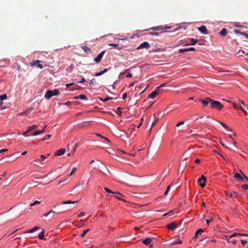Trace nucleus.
Wrapping results in <instances>:
<instances>
[{
  "label": "nucleus",
  "mask_w": 248,
  "mask_h": 248,
  "mask_svg": "<svg viewBox=\"0 0 248 248\" xmlns=\"http://www.w3.org/2000/svg\"><path fill=\"white\" fill-rule=\"evenodd\" d=\"M60 94V92L58 89H54L53 90H47L45 95V97L48 100L53 96L58 95Z\"/></svg>",
  "instance_id": "1"
},
{
  "label": "nucleus",
  "mask_w": 248,
  "mask_h": 248,
  "mask_svg": "<svg viewBox=\"0 0 248 248\" xmlns=\"http://www.w3.org/2000/svg\"><path fill=\"white\" fill-rule=\"evenodd\" d=\"M211 108L213 109H216L218 110H220L224 107L220 102L212 100L211 102Z\"/></svg>",
  "instance_id": "2"
},
{
  "label": "nucleus",
  "mask_w": 248,
  "mask_h": 248,
  "mask_svg": "<svg viewBox=\"0 0 248 248\" xmlns=\"http://www.w3.org/2000/svg\"><path fill=\"white\" fill-rule=\"evenodd\" d=\"M212 100V99L209 97H206L205 99H200L199 101L202 104L203 107H205L209 104L211 105Z\"/></svg>",
  "instance_id": "3"
},
{
  "label": "nucleus",
  "mask_w": 248,
  "mask_h": 248,
  "mask_svg": "<svg viewBox=\"0 0 248 248\" xmlns=\"http://www.w3.org/2000/svg\"><path fill=\"white\" fill-rule=\"evenodd\" d=\"M206 180V178L205 176H204L203 175H202L201 176V178H200L198 179V182L200 184V186L202 187H204L205 186V182Z\"/></svg>",
  "instance_id": "4"
},
{
  "label": "nucleus",
  "mask_w": 248,
  "mask_h": 248,
  "mask_svg": "<svg viewBox=\"0 0 248 248\" xmlns=\"http://www.w3.org/2000/svg\"><path fill=\"white\" fill-rule=\"evenodd\" d=\"M226 195L230 197L231 198H237L238 196V194L237 192L232 191L229 192V191H225Z\"/></svg>",
  "instance_id": "5"
},
{
  "label": "nucleus",
  "mask_w": 248,
  "mask_h": 248,
  "mask_svg": "<svg viewBox=\"0 0 248 248\" xmlns=\"http://www.w3.org/2000/svg\"><path fill=\"white\" fill-rule=\"evenodd\" d=\"M105 52V50H103L102 51V52H101L97 56L94 58V61L96 62V63H99L101 62V60Z\"/></svg>",
  "instance_id": "6"
},
{
  "label": "nucleus",
  "mask_w": 248,
  "mask_h": 248,
  "mask_svg": "<svg viewBox=\"0 0 248 248\" xmlns=\"http://www.w3.org/2000/svg\"><path fill=\"white\" fill-rule=\"evenodd\" d=\"M143 48H146L148 49L150 48V45L147 42H144L141 43L138 47L137 49H141Z\"/></svg>",
  "instance_id": "7"
},
{
  "label": "nucleus",
  "mask_w": 248,
  "mask_h": 248,
  "mask_svg": "<svg viewBox=\"0 0 248 248\" xmlns=\"http://www.w3.org/2000/svg\"><path fill=\"white\" fill-rule=\"evenodd\" d=\"M65 152V148H61L58 150H57L54 154V155L55 156H60L63 155Z\"/></svg>",
  "instance_id": "8"
},
{
  "label": "nucleus",
  "mask_w": 248,
  "mask_h": 248,
  "mask_svg": "<svg viewBox=\"0 0 248 248\" xmlns=\"http://www.w3.org/2000/svg\"><path fill=\"white\" fill-rule=\"evenodd\" d=\"M170 27H164L162 26H156V27H152L150 29V30H153V31H160V30H166L167 29H170Z\"/></svg>",
  "instance_id": "9"
},
{
  "label": "nucleus",
  "mask_w": 248,
  "mask_h": 248,
  "mask_svg": "<svg viewBox=\"0 0 248 248\" xmlns=\"http://www.w3.org/2000/svg\"><path fill=\"white\" fill-rule=\"evenodd\" d=\"M174 239L175 240L172 241L171 245L181 244L182 243V242L180 240V236L179 235L175 236Z\"/></svg>",
  "instance_id": "10"
},
{
  "label": "nucleus",
  "mask_w": 248,
  "mask_h": 248,
  "mask_svg": "<svg viewBox=\"0 0 248 248\" xmlns=\"http://www.w3.org/2000/svg\"><path fill=\"white\" fill-rule=\"evenodd\" d=\"M198 30L203 34H206L208 33L207 29L205 26H202L198 28Z\"/></svg>",
  "instance_id": "11"
},
{
  "label": "nucleus",
  "mask_w": 248,
  "mask_h": 248,
  "mask_svg": "<svg viewBox=\"0 0 248 248\" xmlns=\"http://www.w3.org/2000/svg\"><path fill=\"white\" fill-rule=\"evenodd\" d=\"M177 224L175 222H172L167 225V227L170 230H173L177 227Z\"/></svg>",
  "instance_id": "12"
},
{
  "label": "nucleus",
  "mask_w": 248,
  "mask_h": 248,
  "mask_svg": "<svg viewBox=\"0 0 248 248\" xmlns=\"http://www.w3.org/2000/svg\"><path fill=\"white\" fill-rule=\"evenodd\" d=\"M159 93L156 90L154 92H152L150 94L148 95V97L153 99L156 97V95L158 94Z\"/></svg>",
  "instance_id": "13"
},
{
  "label": "nucleus",
  "mask_w": 248,
  "mask_h": 248,
  "mask_svg": "<svg viewBox=\"0 0 248 248\" xmlns=\"http://www.w3.org/2000/svg\"><path fill=\"white\" fill-rule=\"evenodd\" d=\"M153 239H154L153 238L148 237V238H146V239H144L142 241V243L143 244H144L145 245H147L150 244L151 243L152 240H153Z\"/></svg>",
  "instance_id": "14"
},
{
  "label": "nucleus",
  "mask_w": 248,
  "mask_h": 248,
  "mask_svg": "<svg viewBox=\"0 0 248 248\" xmlns=\"http://www.w3.org/2000/svg\"><path fill=\"white\" fill-rule=\"evenodd\" d=\"M194 50H195V48L191 47L189 48L180 49L179 50V53H183V52H186V51H194Z\"/></svg>",
  "instance_id": "15"
},
{
  "label": "nucleus",
  "mask_w": 248,
  "mask_h": 248,
  "mask_svg": "<svg viewBox=\"0 0 248 248\" xmlns=\"http://www.w3.org/2000/svg\"><path fill=\"white\" fill-rule=\"evenodd\" d=\"M236 236H248V234L234 232L231 236H230V238H232V237Z\"/></svg>",
  "instance_id": "16"
},
{
  "label": "nucleus",
  "mask_w": 248,
  "mask_h": 248,
  "mask_svg": "<svg viewBox=\"0 0 248 248\" xmlns=\"http://www.w3.org/2000/svg\"><path fill=\"white\" fill-rule=\"evenodd\" d=\"M39 229H40L39 227L35 226V227H34L33 228H32L31 230L26 231L24 232V233H32V232L39 230Z\"/></svg>",
  "instance_id": "17"
},
{
  "label": "nucleus",
  "mask_w": 248,
  "mask_h": 248,
  "mask_svg": "<svg viewBox=\"0 0 248 248\" xmlns=\"http://www.w3.org/2000/svg\"><path fill=\"white\" fill-rule=\"evenodd\" d=\"M228 33V30L226 28L223 29L220 31L219 34L222 36H225Z\"/></svg>",
  "instance_id": "18"
},
{
  "label": "nucleus",
  "mask_w": 248,
  "mask_h": 248,
  "mask_svg": "<svg viewBox=\"0 0 248 248\" xmlns=\"http://www.w3.org/2000/svg\"><path fill=\"white\" fill-rule=\"evenodd\" d=\"M203 232V230L202 229H198L195 232V236L194 238H197L199 235H201L202 233Z\"/></svg>",
  "instance_id": "19"
},
{
  "label": "nucleus",
  "mask_w": 248,
  "mask_h": 248,
  "mask_svg": "<svg viewBox=\"0 0 248 248\" xmlns=\"http://www.w3.org/2000/svg\"><path fill=\"white\" fill-rule=\"evenodd\" d=\"M46 127V126H45L44 128V129L42 130H40V131H35L34 132H33L32 134V136H37L38 135H39V134H43L45 132V128Z\"/></svg>",
  "instance_id": "20"
},
{
  "label": "nucleus",
  "mask_w": 248,
  "mask_h": 248,
  "mask_svg": "<svg viewBox=\"0 0 248 248\" xmlns=\"http://www.w3.org/2000/svg\"><path fill=\"white\" fill-rule=\"evenodd\" d=\"M74 98L76 99H80L84 100H87V98L86 97V95L84 94H80L78 96L75 97Z\"/></svg>",
  "instance_id": "21"
},
{
  "label": "nucleus",
  "mask_w": 248,
  "mask_h": 248,
  "mask_svg": "<svg viewBox=\"0 0 248 248\" xmlns=\"http://www.w3.org/2000/svg\"><path fill=\"white\" fill-rule=\"evenodd\" d=\"M198 41L196 39H195L194 38H190L188 39V42L190 45H194L197 43Z\"/></svg>",
  "instance_id": "22"
},
{
  "label": "nucleus",
  "mask_w": 248,
  "mask_h": 248,
  "mask_svg": "<svg viewBox=\"0 0 248 248\" xmlns=\"http://www.w3.org/2000/svg\"><path fill=\"white\" fill-rule=\"evenodd\" d=\"M234 177L241 181H242L243 179V177L241 176L240 174L238 173H235L234 175Z\"/></svg>",
  "instance_id": "23"
},
{
  "label": "nucleus",
  "mask_w": 248,
  "mask_h": 248,
  "mask_svg": "<svg viewBox=\"0 0 248 248\" xmlns=\"http://www.w3.org/2000/svg\"><path fill=\"white\" fill-rule=\"evenodd\" d=\"M45 230L44 229L42 230V231L38 234V237L41 240L44 239V234H45Z\"/></svg>",
  "instance_id": "24"
},
{
  "label": "nucleus",
  "mask_w": 248,
  "mask_h": 248,
  "mask_svg": "<svg viewBox=\"0 0 248 248\" xmlns=\"http://www.w3.org/2000/svg\"><path fill=\"white\" fill-rule=\"evenodd\" d=\"M37 128V125H32L31 126H30L28 127V130L27 131V132H29L30 131H32V130H34L35 129H36Z\"/></svg>",
  "instance_id": "25"
},
{
  "label": "nucleus",
  "mask_w": 248,
  "mask_h": 248,
  "mask_svg": "<svg viewBox=\"0 0 248 248\" xmlns=\"http://www.w3.org/2000/svg\"><path fill=\"white\" fill-rule=\"evenodd\" d=\"M78 202V201H65L62 202V204H71V203H75L76 202Z\"/></svg>",
  "instance_id": "26"
},
{
  "label": "nucleus",
  "mask_w": 248,
  "mask_h": 248,
  "mask_svg": "<svg viewBox=\"0 0 248 248\" xmlns=\"http://www.w3.org/2000/svg\"><path fill=\"white\" fill-rule=\"evenodd\" d=\"M81 48L86 52H88L91 50L90 48L87 46H81Z\"/></svg>",
  "instance_id": "27"
},
{
  "label": "nucleus",
  "mask_w": 248,
  "mask_h": 248,
  "mask_svg": "<svg viewBox=\"0 0 248 248\" xmlns=\"http://www.w3.org/2000/svg\"><path fill=\"white\" fill-rule=\"evenodd\" d=\"M90 229H86V230H84L83 231L82 233L81 234L80 236H81V237H83L85 235V234H86L88 232H89L90 231Z\"/></svg>",
  "instance_id": "28"
},
{
  "label": "nucleus",
  "mask_w": 248,
  "mask_h": 248,
  "mask_svg": "<svg viewBox=\"0 0 248 248\" xmlns=\"http://www.w3.org/2000/svg\"><path fill=\"white\" fill-rule=\"evenodd\" d=\"M233 31L235 33H237V34H240L243 35H244V34H245V32L241 31H240L239 30H234Z\"/></svg>",
  "instance_id": "29"
},
{
  "label": "nucleus",
  "mask_w": 248,
  "mask_h": 248,
  "mask_svg": "<svg viewBox=\"0 0 248 248\" xmlns=\"http://www.w3.org/2000/svg\"><path fill=\"white\" fill-rule=\"evenodd\" d=\"M41 159H37L36 160H35V161L36 162H39V161H42V160H45L46 158V156L44 155H41Z\"/></svg>",
  "instance_id": "30"
},
{
  "label": "nucleus",
  "mask_w": 248,
  "mask_h": 248,
  "mask_svg": "<svg viewBox=\"0 0 248 248\" xmlns=\"http://www.w3.org/2000/svg\"><path fill=\"white\" fill-rule=\"evenodd\" d=\"M108 45L110 46H112L114 47L115 48H117L119 50H120L121 49V47H119V45L117 44H109Z\"/></svg>",
  "instance_id": "31"
},
{
  "label": "nucleus",
  "mask_w": 248,
  "mask_h": 248,
  "mask_svg": "<svg viewBox=\"0 0 248 248\" xmlns=\"http://www.w3.org/2000/svg\"><path fill=\"white\" fill-rule=\"evenodd\" d=\"M7 97V95L6 93H4L2 95H0V100H3L4 99H6Z\"/></svg>",
  "instance_id": "32"
},
{
  "label": "nucleus",
  "mask_w": 248,
  "mask_h": 248,
  "mask_svg": "<svg viewBox=\"0 0 248 248\" xmlns=\"http://www.w3.org/2000/svg\"><path fill=\"white\" fill-rule=\"evenodd\" d=\"M241 106L240 104H237L235 103L233 104V107L235 109H239L240 107Z\"/></svg>",
  "instance_id": "33"
},
{
  "label": "nucleus",
  "mask_w": 248,
  "mask_h": 248,
  "mask_svg": "<svg viewBox=\"0 0 248 248\" xmlns=\"http://www.w3.org/2000/svg\"><path fill=\"white\" fill-rule=\"evenodd\" d=\"M51 135H47L45 136L44 138L41 140H48L50 138H51Z\"/></svg>",
  "instance_id": "34"
},
{
  "label": "nucleus",
  "mask_w": 248,
  "mask_h": 248,
  "mask_svg": "<svg viewBox=\"0 0 248 248\" xmlns=\"http://www.w3.org/2000/svg\"><path fill=\"white\" fill-rule=\"evenodd\" d=\"M77 170V168L74 167L72 169L70 173L69 174V176H71L74 173V172L76 171Z\"/></svg>",
  "instance_id": "35"
},
{
  "label": "nucleus",
  "mask_w": 248,
  "mask_h": 248,
  "mask_svg": "<svg viewBox=\"0 0 248 248\" xmlns=\"http://www.w3.org/2000/svg\"><path fill=\"white\" fill-rule=\"evenodd\" d=\"M96 83V80L95 78H93L91 80V81L90 82V85H94Z\"/></svg>",
  "instance_id": "36"
},
{
  "label": "nucleus",
  "mask_w": 248,
  "mask_h": 248,
  "mask_svg": "<svg viewBox=\"0 0 248 248\" xmlns=\"http://www.w3.org/2000/svg\"><path fill=\"white\" fill-rule=\"evenodd\" d=\"M104 190L107 193L113 194V191H111L107 187H104Z\"/></svg>",
  "instance_id": "37"
},
{
  "label": "nucleus",
  "mask_w": 248,
  "mask_h": 248,
  "mask_svg": "<svg viewBox=\"0 0 248 248\" xmlns=\"http://www.w3.org/2000/svg\"><path fill=\"white\" fill-rule=\"evenodd\" d=\"M113 98L110 97H107L104 99H100L103 102H106L112 99Z\"/></svg>",
  "instance_id": "38"
},
{
  "label": "nucleus",
  "mask_w": 248,
  "mask_h": 248,
  "mask_svg": "<svg viewBox=\"0 0 248 248\" xmlns=\"http://www.w3.org/2000/svg\"><path fill=\"white\" fill-rule=\"evenodd\" d=\"M40 202L38 201H35L34 202L32 203H31L30 204V206H34L36 204H40Z\"/></svg>",
  "instance_id": "39"
},
{
  "label": "nucleus",
  "mask_w": 248,
  "mask_h": 248,
  "mask_svg": "<svg viewBox=\"0 0 248 248\" xmlns=\"http://www.w3.org/2000/svg\"><path fill=\"white\" fill-rule=\"evenodd\" d=\"M170 186H168L167 187V189L165 191V192L164 193V195H166L168 194V192L170 191Z\"/></svg>",
  "instance_id": "40"
},
{
  "label": "nucleus",
  "mask_w": 248,
  "mask_h": 248,
  "mask_svg": "<svg viewBox=\"0 0 248 248\" xmlns=\"http://www.w3.org/2000/svg\"><path fill=\"white\" fill-rule=\"evenodd\" d=\"M149 34H150L151 35H155V36L159 35V33L156 32H150L149 33Z\"/></svg>",
  "instance_id": "41"
},
{
  "label": "nucleus",
  "mask_w": 248,
  "mask_h": 248,
  "mask_svg": "<svg viewBox=\"0 0 248 248\" xmlns=\"http://www.w3.org/2000/svg\"><path fill=\"white\" fill-rule=\"evenodd\" d=\"M40 62V61H38V60H37V61H35V62H31V66H35V65H37V63L38 62Z\"/></svg>",
  "instance_id": "42"
},
{
  "label": "nucleus",
  "mask_w": 248,
  "mask_h": 248,
  "mask_svg": "<svg viewBox=\"0 0 248 248\" xmlns=\"http://www.w3.org/2000/svg\"><path fill=\"white\" fill-rule=\"evenodd\" d=\"M242 188L244 190H248V185H243L241 186Z\"/></svg>",
  "instance_id": "43"
},
{
  "label": "nucleus",
  "mask_w": 248,
  "mask_h": 248,
  "mask_svg": "<svg viewBox=\"0 0 248 248\" xmlns=\"http://www.w3.org/2000/svg\"><path fill=\"white\" fill-rule=\"evenodd\" d=\"M219 124L223 127H224L225 128H226V129H228L229 128L225 124H224L222 122H219Z\"/></svg>",
  "instance_id": "44"
},
{
  "label": "nucleus",
  "mask_w": 248,
  "mask_h": 248,
  "mask_svg": "<svg viewBox=\"0 0 248 248\" xmlns=\"http://www.w3.org/2000/svg\"><path fill=\"white\" fill-rule=\"evenodd\" d=\"M184 124V121H181V122H179V123H178L177 124L176 126L177 127H178V126H180L181 125H183Z\"/></svg>",
  "instance_id": "45"
},
{
  "label": "nucleus",
  "mask_w": 248,
  "mask_h": 248,
  "mask_svg": "<svg viewBox=\"0 0 248 248\" xmlns=\"http://www.w3.org/2000/svg\"><path fill=\"white\" fill-rule=\"evenodd\" d=\"M102 75H103V73H102V72L101 71V72H98V73H96L95 74V76L98 77V76H101Z\"/></svg>",
  "instance_id": "46"
},
{
  "label": "nucleus",
  "mask_w": 248,
  "mask_h": 248,
  "mask_svg": "<svg viewBox=\"0 0 248 248\" xmlns=\"http://www.w3.org/2000/svg\"><path fill=\"white\" fill-rule=\"evenodd\" d=\"M143 121V119L141 118V120H140V122L139 123V124L137 126L138 128H139L142 124Z\"/></svg>",
  "instance_id": "47"
},
{
  "label": "nucleus",
  "mask_w": 248,
  "mask_h": 248,
  "mask_svg": "<svg viewBox=\"0 0 248 248\" xmlns=\"http://www.w3.org/2000/svg\"><path fill=\"white\" fill-rule=\"evenodd\" d=\"M85 82H86V79H85V78L83 77H82L81 79L79 81V82L81 83H85Z\"/></svg>",
  "instance_id": "48"
},
{
  "label": "nucleus",
  "mask_w": 248,
  "mask_h": 248,
  "mask_svg": "<svg viewBox=\"0 0 248 248\" xmlns=\"http://www.w3.org/2000/svg\"><path fill=\"white\" fill-rule=\"evenodd\" d=\"M213 220H214V218L211 217L210 219H206V222H207V224H209V222H210L211 221H213Z\"/></svg>",
  "instance_id": "49"
},
{
  "label": "nucleus",
  "mask_w": 248,
  "mask_h": 248,
  "mask_svg": "<svg viewBox=\"0 0 248 248\" xmlns=\"http://www.w3.org/2000/svg\"><path fill=\"white\" fill-rule=\"evenodd\" d=\"M85 215L84 212H81L78 215V217H80Z\"/></svg>",
  "instance_id": "50"
},
{
  "label": "nucleus",
  "mask_w": 248,
  "mask_h": 248,
  "mask_svg": "<svg viewBox=\"0 0 248 248\" xmlns=\"http://www.w3.org/2000/svg\"><path fill=\"white\" fill-rule=\"evenodd\" d=\"M239 109H241L243 112H244L245 115H247V113L246 111L243 108L242 106L240 107Z\"/></svg>",
  "instance_id": "51"
},
{
  "label": "nucleus",
  "mask_w": 248,
  "mask_h": 248,
  "mask_svg": "<svg viewBox=\"0 0 248 248\" xmlns=\"http://www.w3.org/2000/svg\"><path fill=\"white\" fill-rule=\"evenodd\" d=\"M7 151H8V149H3L0 150V154L2 153L3 152H7Z\"/></svg>",
  "instance_id": "52"
},
{
  "label": "nucleus",
  "mask_w": 248,
  "mask_h": 248,
  "mask_svg": "<svg viewBox=\"0 0 248 248\" xmlns=\"http://www.w3.org/2000/svg\"><path fill=\"white\" fill-rule=\"evenodd\" d=\"M241 243L244 246L247 243V241H246V240H241Z\"/></svg>",
  "instance_id": "53"
},
{
  "label": "nucleus",
  "mask_w": 248,
  "mask_h": 248,
  "mask_svg": "<svg viewBox=\"0 0 248 248\" xmlns=\"http://www.w3.org/2000/svg\"><path fill=\"white\" fill-rule=\"evenodd\" d=\"M74 83H68V84H66V87L67 88H68L69 87H70V86H72V85H74Z\"/></svg>",
  "instance_id": "54"
},
{
  "label": "nucleus",
  "mask_w": 248,
  "mask_h": 248,
  "mask_svg": "<svg viewBox=\"0 0 248 248\" xmlns=\"http://www.w3.org/2000/svg\"><path fill=\"white\" fill-rule=\"evenodd\" d=\"M115 198L116 199L118 200H120V201H123L125 202V201H124V200L122 199V198H121L120 197L116 196V197H115Z\"/></svg>",
  "instance_id": "55"
},
{
  "label": "nucleus",
  "mask_w": 248,
  "mask_h": 248,
  "mask_svg": "<svg viewBox=\"0 0 248 248\" xmlns=\"http://www.w3.org/2000/svg\"><path fill=\"white\" fill-rule=\"evenodd\" d=\"M127 97V93H124L123 94V99H125Z\"/></svg>",
  "instance_id": "56"
},
{
  "label": "nucleus",
  "mask_w": 248,
  "mask_h": 248,
  "mask_svg": "<svg viewBox=\"0 0 248 248\" xmlns=\"http://www.w3.org/2000/svg\"><path fill=\"white\" fill-rule=\"evenodd\" d=\"M37 67L40 68V69H42L43 67V65L40 63L37 64Z\"/></svg>",
  "instance_id": "57"
},
{
  "label": "nucleus",
  "mask_w": 248,
  "mask_h": 248,
  "mask_svg": "<svg viewBox=\"0 0 248 248\" xmlns=\"http://www.w3.org/2000/svg\"><path fill=\"white\" fill-rule=\"evenodd\" d=\"M132 77V75L130 73H128L126 76L127 78H131Z\"/></svg>",
  "instance_id": "58"
},
{
  "label": "nucleus",
  "mask_w": 248,
  "mask_h": 248,
  "mask_svg": "<svg viewBox=\"0 0 248 248\" xmlns=\"http://www.w3.org/2000/svg\"><path fill=\"white\" fill-rule=\"evenodd\" d=\"M135 82H132V83H131L129 85L128 87L130 88V87L133 86L135 84Z\"/></svg>",
  "instance_id": "59"
},
{
  "label": "nucleus",
  "mask_w": 248,
  "mask_h": 248,
  "mask_svg": "<svg viewBox=\"0 0 248 248\" xmlns=\"http://www.w3.org/2000/svg\"><path fill=\"white\" fill-rule=\"evenodd\" d=\"M230 242H231V243H232L233 244H235L236 243V240L234 239L231 240Z\"/></svg>",
  "instance_id": "60"
},
{
  "label": "nucleus",
  "mask_w": 248,
  "mask_h": 248,
  "mask_svg": "<svg viewBox=\"0 0 248 248\" xmlns=\"http://www.w3.org/2000/svg\"><path fill=\"white\" fill-rule=\"evenodd\" d=\"M122 108H120V107H118L117 108V111H120V114H121V110Z\"/></svg>",
  "instance_id": "61"
},
{
  "label": "nucleus",
  "mask_w": 248,
  "mask_h": 248,
  "mask_svg": "<svg viewBox=\"0 0 248 248\" xmlns=\"http://www.w3.org/2000/svg\"><path fill=\"white\" fill-rule=\"evenodd\" d=\"M166 84V83H163L160 86L157 87V89H159L160 87H164Z\"/></svg>",
  "instance_id": "62"
},
{
  "label": "nucleus",
  "mask_w": 248,
  "mask_h": 248,
  "mask_svg": "<svg viewBox=\"0 0 248 248\" xmlns=\"http://www.w3.org/2000/svg\"><path fill=\"white\" fill-rule=\"evenodd\" d=\"M195 162L196 163H199L200 162V160L199 159H197L195 160Z\"/></svg>",
  "instance_id": "63"
},
{
  "label": "nucleus",
  "mask_w": 248,
  "mask_h": 248,
  "mask_svg": "<svg viewBox=\"0 0 248 248\" xmlns=\"http://www.w3.org/2000/svg\"><path fill=\"white\" fill-rule=\"evenodd\" d=\"M108 71V69L107 68H105L104 70L102 71L103 74L105 73Z\"/></svg>",
  "instance_id": "64"
}]
</instances>
